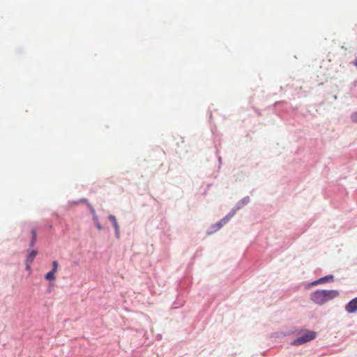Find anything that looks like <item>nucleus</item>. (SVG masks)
<instances>
[{
  "label": "nucleus",
  "instance_id": "1",
  "mask_svg": "<svg viewBox=\"0 0 357 357\" xmlns=\"http://www.w3.org/2000/svg\"><path fill=\"white\" fill-rule=\"evenodd\" d=\"M338 295L339 292L337 290H317L311 294L310 298L315 303L323 305Z\"/></svg>",
  "mask_w": 357,
  "mask_h": 357
},
{
  "label": "nucleus",
  "instance_id": "2",
  "mask_svg": "<svg viewBox=\"0 0 357 357\" xmlns=\"http://www.w3.org/2000/svg\"><path fill=\"white\" fill-rule=\"evenodd\" d=\"M317 333L314 331H308L294 340L293 344L301 345L307 342L314 340L316 337Z\"/></svg>",
  "mask_w": 357,
  "mask_h": 357
},
{
  "label": "nucleus",
  "instance_id": "3",
  "mask_svg": "<svg viewBox=\"0 0 357 357\" xmlns=\"http://www.w3.org/2000/svg\"><path fill=\"white\" fill-rule=\"evenodd\" d=\"M348 312L354 313L357 311V297L352 299L346 306Z\"/></svg>",
  "mask_w": 357,
  "mask_h": 357
},
{
  "label": "nucleus",
  "instance_id": "4",
  "mask_svg": "<svg viewBox=\"0 0 357 357\" xmlns=\"http://www.w3.org/2000/svg\"><path fill=\"white\" fill-rule=\"evenodd\" d=\"M328 280L333 281V276L332 275H326L325 277L321 278L319 280L314 281L312 282L313 285H316L318 284L324 283L325 282H327Z\"/></svg>",
  "mask_w": 357,
  "mask_h": 357
},
{
  "label": "nucleus",
  "instance_id": "5",
  "mask_svg": "<svg viewBox=\"0 0 357 357\" xmlns=\"http://www.w3.org/2000/svg\"><path fill=\"white\" fill-rule=\"evenodd\" d=\"M109 220L112 222V223L113 224V226L115 229V231H116V235H119V225L117 223V220L115 218L114 215H109Z\"/></svg>",
  "mask_w": 357,
  "mask_h": 357
},
{
  "label": "nucleus",
  "instance_id": "6",
  "mask_svg": "<svg viewBox=\"0 0 357 357\" xmlns=\"http://www.w3.org/2000/svg\"><path fill=\"white\" fill-rule=\"evenodd\" d=\"M37 254L38 251L36 250H31L26 255V261L29 262H33Z\"/></svg>",
  "mask_w": 357,
  "mask_h": 357
},
{
  "label": "nucleus",
  "instance_id": "7",
  "mask_svg": "<svg viewBox=\"0 0 357 357\" xmlns=\"http://www.w3.org/2000/svg\"><path fill=\"white\" fill-rule=\"evenodd\" d=\"M31 241H30V243H29V246L30 247H33L35 243H36V238H37V234H36V229H32L31 231Z\"/></svg>",
  "mask_w": 357,
  "mask_h": 357
},
{
  "label": "nucleus",
  "instance_id": "8",
  "mask_svg": "<svg viewBox=\"0 0 357 357\" xmlns=\"http://www.w3.org/2000/svg\"><path fill=\"white\" fill-rule=\"evenodd\" d=\"M54 272H53L52 271L48 272L45 276V278L47 280H55V276H54Z\"/></svg>",
  "mask_w": 357,
  "mask_h": 357
},
{
  "label": "nucleus",
  "instance_id": "9",
  "mask_svg": "<svg viewBox=\"0 0 357 357\" xmlns=\"http://www.w3.org/2000/svg\"><path fill=\"white\" fill-rule=\"evenodd\" d=\"M93 220V221L95 222V225H96L97 229L98 230H101L102 229V226L100 225V224L98 222L97 215H94Z\"/></svg>",
  "mask_w": 357,
  "mask_h": 357
},
{
  "label": "nucleus",
  "instance_id": "10",
  "mask_svg": "<svg viewBox=\"0 0 357 357\" xmlns=\"http://www.w3.org/2000/svg\"><path fill=\"white\" fill-rule=\"evenodd\" d=\"M57 269H58V263L56 261H54L52 262V271L56 273L57 271Z\"/></svg>",
  "mask_w": 357,
  "mask_h": 357
},
{
  "label": "nucleus",
  "instance_id": "11",
  "mask_svg": "<svg viewBox=\"0 0 357 357\" xmlns=\"http://www.w3.org/2000/svg\"><path fill=\"white\" fill-rule=\"evenodd\" d=\"M351 119L353 122L357 123V112H354L351 115Z\"/></svg>",
  "mask_w": 357,
  "mask_h": 357
},
{
  "label": "nucleus",
  "instance_id": "12",
  "mask_svg": "<svg viewBox=\"0 0 357 357\" xmlns=\"http://www.w3.org/2000/svg\"><path fill=\"white\" fill-rule=\"evenodd\" d=\"M25 264H26V270L29 271L31 269V265L32 262H29V261H26Z\"/></svg>",
  "mask_w": 357,
  "mask_h": 357
},
{
  "label": "nucleus",
  "instance_id": "13",
  "mask_svg": "<svg viewBox=\"0 0 357 357\" xmlns=\"http://www.w3.org/2000/svg\"><path fill=\"white\" fill-rule=\"evenodd\" d=\"M88 206H89V209H90L91 213H92V215H93V217H94V215H96V211H95L94 208H93L91 205L88 204Z\"/></svg>",
  "mask_w": 357,
  "mask_h": 357
},
{
  "label": "nucleus",
  "instance_id": "14",
  "mask_svg": "<svg viewBox=\"0 0 357 357\" xmlns=\"http://www.w3.org/2000/svg\"><path fill=\"white\" fill-rule=\"evenodd\" d=\"M226 222H227V220H226L225 219H222V220L220 221V224H221V225H222V224H225Z\"/></svg>",
  "mask_w": 357,
  "mask_h": 357
},
{
  "label": "nucleus",
  "instance_id": "15",
  "mask_svg": "<svg viewBox=\"0 0 357 357\" xmlns=\"http://www.w3.org/2000/svg\"><path fill=\"white\" fill-rule=\"evenodd\" d=\"M354 65L357 67V59L356 60Z\"/></svg>",
  "mask_w": 357,
  "mask_h": 357
},
{
  "label": "nucleus",
  "instance_id": "16",
  "mask_svg": "<svg viewBox=\"0 0 357 357\" xmlns=\"http://www.w3.org/2000/svg\"><path fill=\"white\" fill-rule=\"evenodd\" d=\"M82 202H86V199H82Z\"/></svg>",
  "mask_w": 357,
  "mask_h": 357
}]
</instances>
